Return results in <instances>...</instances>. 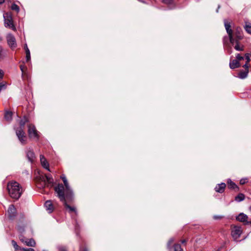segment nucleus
<instances>
[{
    "instance_id": "7",
    "label": "nucleus",
    "mask_w": 251,
    "mask_h": 251,
    "mask_svg": "<svg viewBox=\"0 0 251 251\" xmlns=\"http://www.w3.org/2000/svg\"><path fill=\"white\" fill-rule=\"evenodd\" d=\"M242 60H245V55L244 56H242L240 54H237L236 55V59L230 61V68L231 69H234L239 67L240 66H243V64L241 63Z\"/></svg>"
},
{
    "instance_id": "30",
    "label": "nucleus",
    "mask_w": 251,
    "mask_h": 251,
    "mask_svg": "<svg viewBox=\"0 0 251 251\" xmlns=\"http://www.w3.org/2000/svg\"><path fill=\"white\" fill-rule=\"evenodd\" d=\"M58 251H68V249L66 247L63 245H59L57 247Z\"/></svg>"
},
{
    "instance_id": "2",
    "label": "nucleus",
    "mask_w": 251,
    "mask_h": 251,
    "mask_svg": "<svg viewBox=\"0 0 251 251\" xmlns=\"http://www.w3.org/2000/svg\"><path fill=\"white\" fill-rule=\"evenodd\" d=\"M27 121V119L25 118L21 120L19 126L17 128H15L16 135L21 143L23 145H25L27 142V137L24 131L25 126Z\"/></svg>"
},
{
    "instance_id": "15",
    "label": "nucleus",
    "mask_w": 251,
    "mask_h": 251,
    "mask_svg": "<svg viewBox=\"0 0 251 251\" xmlns=\"http://www.w3.org/2000/svg\"><path fill=\"white\" fill-rule=\"evenodd\" d=\"M26 157L29 162L32 163L34 161L36 157L32 150L30 148L27 149L26 151Z\"/></svg>"
},
{
    "instance_id": "22",
    "label": "nucleus",
    "mask_w": 251,
    "mask_h": 251,
    "mask_svg": "<svg viewBox=\"0 0 251 251\" xmlns=\"http://www.w3.org/2000/svg\"><path fill=\"white\" fill-rule=\"evenodd\" d=\"M227 183L228 188L229 189H234L235 188L238 189V186L230 179H227Z\"/></svg>"
},
{
    "instance_id": "34",
    "label": "nucleus",
    "mask_w": 251,
    "mask_h": 251,
    "mask_svg": "<svg viewBox=\"0 0 251 251\" xmlns=\"http://www.w3.org/2000/svg\"><path fill=\"white\" fill-rule=\"evenodd\" d=\"M163 3L167 4H173V0H162Z\"/></svg>"
},
{
    "instance_id": "36",
    "label": "nucleus",
    "mask_w": 251,
    "mask_h": 251,
    "mask_svg": "<svg viewBox=\"0 0 251 251\" xmlns=\"http://www.w3.org/2000/svg\"><path fill=\"white\" fill-rule=\"evenodd\" d=\"M6 88V86L5 84L3 83H0V92L2 90L5 89Z\"/></svg>"
},
{
    "instance_id": "45",
    "label": "nucleus",
    "mask_w": 251,
    "mask_h": 251,
    "mask_svg": "<svg viewBox=\"0 0 251 251\" xmlns=\"http://www.w3.org/2000/svg\"><path fill=\"white\" fill-rule=\"evenodd\" d=\"M219 8H220V6H218V9H217V10H216V12H218V9H219Z\"/></svg>"
},
{
    "instance_id": "31",
    "label": "nucleus",
    "mask_w": 251,
    "mask_h": 251,
    "mask_svg": "<svg viewBox=\"0 0 251 251\" xmlns=\"http://www.w3.org/2000/svg\"><path fill=\"white\" fill-rule=\"evenodd\" d=\"M11 8L12 10H15L17 12H18L20 10L19 7L15 3L12 4Z\"/></svg>"
},
{
    "instance_id": "5",
    "label": "nucleus",
    "mask_w": 251,
    "mask_h": 251,
    "mask_svg": "<svg viewBox=\"0 0 251 251\" xmlns=\"http://www.w3.org/2000/svg\"><path fill=\"white\" fill-rule=\"evenodd\" d=\"M250 55L249 53L245 54V63L243 65V67L245 69L244 70H241L238 74V77L240 79L246 78L248 75L249 62H250Z\"/></svg>"
},
{
    "instance_id": "6",
    "label": "nucleus",
    "mask_w": 251,
    "mask_h": 251,
    "mask_svg": "<svg viewBox=\"0 0 251 251\" xmlns=\"http://www.w3.org/2000/svg\"><path fill=\"white\" fill-rule=\"evenodd\" d=\"M18 230L20 233L22 234L24 231V228L22 226H18ZM19 239L25 245L27 246L34 247L36 245V242L33 238H26L22 234L19 235Z\"/></svg>"
},
{
    "instance_id": "32",
    "label": "nucleus",
    "mask_w": 251,
    "mask_h": 251,
    "mask_svg": "<svg viewBox=\"0 0 251 251\" xmlns=\"http://www.w3.org/2000/svg\"><path fill=\"white\" fill-rule=\"evenodd\" d=\"M174 240H175V239L174 238H171L169 239V240L168 241V242L167 243V248L168 249H170L171 245L174 242Z\"/></svg>"
},
{
    "instance_id": "20",
    "label": "nucleus",
    "mask_w": 251,
    "mask_h": 251,
    "mask_svg": "<svg viewBox=\"0 0 251 251\" xmlns=\"http://www.w3.org/2000/svg\"><path fill=\"white\" fill-rule=\"evenodd\" d=\"M46 177V186H52L54 183V180L50 175H45Z\"/></svg>"
},
{
    "instance_id": "12",
    "label": "nucleus",
    "mask_w": 251,
    "mask_h": 251,
    "mask_svg": "<svg viewBox=\"0 0 251 251\" xmlns=\"http://www.w3.org/2000/svg\"><path fill=\"white\" fill-rule=\"evenodd\" d=\"M36 182L39 188H44L46 186L45 175L40 174L39 173L38 176L36 177Z\"/></svg>"
},
{
    "instance_id": "19",
    "label": "nucleus",
    "mask_w": 251,
    "mask_h": 251,
    "mask_svg": "<svg viewBox=\"0 0 251 251\" xmlns=\"http://www.w3.org/2000/svg\"><path fill=\"white\" fill-rule=\"evenodd\" d=\"M226 187V183L222 182L216 186L215 187V190L218 193H222L224 192Z\"/></svg>"
},
{
    "instance_id": "50",
    "label": "nucleus",
    "mask_w": 251,
    "mask_h": 251,
    "mask_svg": "<svg viewBox=\"0 0 251 251\" xmlns=\"http://www.w3.org/2000/svg\"><path fill=\"white\" fill-rule=\"evenodd\" d=\"M249 209L251 211V206L250 207Z\"/></svg>"
},
{
    "instance_id": "9",
    "label": "nucleus",
    "mask_w": 251,
    "mask_h": 251,
    "mask_svg": "<svg viewBox=\"0 0 251 251\" xmlns=\"http://www.w3.org/2000/svg\"><path fill=\"white\" fill-rule=\"evenodd\" d=\"M28 134L29 137L35 140L39 139V135L35 126L32 124H29L28 126Z\"/></svg>"
},
{
    "instance_id": "52",
    "label": "nucleus",
    "mask_w": 251,
    "mask_h": 251,
    "mask_svg": "<svg viewBox=\"0 0 251 251\" xmlns=\"http://www.w3.org/2000/svg\"><path fill=\"white\" fill-rule=\"evenodd\" d=\"M138 1H140L141 0H138Z\"/></svg>"
},
{
    "instance_id": "8",
    "label": "nucleus",
    "mask_w": 251,
    "mask_h": 251,
    "mask_svg": "<svg viewBox=\"0 0 251 251\" xmlns=\"http://www.w3.org/2000/svg\"><path fill=\"white\" fill-rule=\"evenodd\" d=\"M3 18L5 27H9L13 30H16V27L13 25L12 18L11 13H4L3 14Z\"/></svg>"
},
{
    "instance_id": "27",
    "label": "nucleus",
    "mask_w": 251,
    "mask_h": 251,
    "mask_svg": "<svg viewBox=\"0 0 251 251\" xmlns=\"http://www.w3.org/2000/svg\"><path fill=\"white\" fill-rule=\"evenodd\" d=\"M244 28L248 33L251 34V24H246L244 26Z\"/></svg>"
},
{
    "instance_id": "48",
    "label": "nucleus",
    "mask_w": 251,
    "mask_h": 251,
    "mask_svg": "<svg viewBox=\"0 0 251 251\" xmlns=\"http://www.w3.org/2000/svg\"><path fill=\"white\" fill-rule=\"evenodd\" d=\"M224 44H225V38H224Z\"/></svg>"
},
{
    "instance_id": "41",
    "label": "nucleus",
    "mask_w": 251,
    "mask_h": 251,
    "mask_svg": "<svg viewBox=\"0 0 251 251\" xmlns=\"http://www.w3.org/2000/svg\"><path fill=\"white\" fill-rule=\"evenodd\" d=\"M3 72L2 70L0 69V80L2 79L3 76Z\"/></svg>"
},
{
    "instance_id": "1",
    "label": "nucleus",
    "mask_w": 251,
    "mask_h": 251,
    "mask_svg": "<svg viewBox=\"0 0 251 251\" xmlns=\"http://www.w3.org/2000/svg\"><path fill=\"white\" fill-rule=\"evenodd\" d=\"M7 189L9 196L15 200H18L20 198L24 191L21 185L13 180L7 183Z\"/></svg>"
},
{
    "instance_id": "17",
    "label": "nucleus",
    "mask_w": 251,
    "mask_h": 251,
    "mask_svg": "<svg viewBox=\"0 0 251 251\" xmlns=\"http://www.w3.org/2000/svg\"><path fill=\"white\" fill-rule=\"evenodd\" d=\"M7 212L9 218L11 219H14L16 215V209L15 206L12 204L10 205L8 209Z\"/></svg>"
},
{
    "instance_id": "3",
    "label": "nucleus",
    "mask_w": 251,
    "mask_h": 251,
    "mask_svg": "<svg viewBox=\"0 0 251 251\" xmlns=\"http://www.w3.org/2000/svg\"><path fill=\"white\" fill-rule=\"evenodd\" d=\"M63 188L62 185H59L56 190V193L57 194V196L59 199L60 201L63 203L65 207V208L68 209L69 212L71 213L72 212H74L75 213H76V211L75 208L74 207H72L67 204V201H70L73 200V197L71 200H69L67 198V197H64V195L63 194L62 192V190Z\"/></svg>"
},
{
    "instance_id": "37",
    "label": "nucleus",
    "mask_w": 251,
    "mask_h": 251,
    "mask_svg": "<svg viewBox=\"0 0 251 251\" xmlns=\"http://www.w3.org/2000/svg\"><path fill=\"white\" fill-rule=\"evenodd\" d=\"M21 251H35L32 248H22Z\"/></svg>"
},
{
    "instance_id": "47",
    "label": "nucleus",
    "mask_w": 251,
    "mask_h": 251,
    "mask_svg": "<svg viewBox=\"0 0 251 251\" xmlns=\"http://www.w3.org/2000/svg\"><path fill=\"white\" fill-rule=\"evenodd\" d=\"M248 222H249V224H251V221H248Z\"/></svg>"
},
{
    "instance_id": "10",
    "label": "nucleus",
    "mask_w": 251,
    "mask_h": 251,
    "mask_svg": "<svg viewBox=\"0 0 251 251\" xmlns=\"http://www.w3.org/2000/svg\"><path fill=\"white\" fill-rule=\"evenodd\" d=\"M224 25L226 31L228 35L230 42L233 45L234 39L233 38V31L231 29L230 23L226 20H224Z\"/></svg>"
},
{
    "instance_id": "28",
    "label": "nucleus",
    "mask_w": 251,
    "mask_h": 251,
    "mask_svg": "<svg viewBox=\"0 0 251 251\" xmlns=\"http://www.w3.org/2000/svg\"><path fill=\"white\" fill-rule=\"evenodd\" d=\"M11 242L13 247L16 251H21L22 248L17 245V243L14 240H12Z\"/></svg>"
},
{
    "instance_id": "39",
    "label": "nucleus",
    "mask_w": 251,
    "mask_h": 251,
    "mask_svg": "<svg viewBox=\"0 0 251 251\" xmlns=\"http://www.w3.org/2000/svg\"><path fill=\"white\" fill-rule=\"evenodd\" d=\"M24 49H25V53H27V51H28V52H30L29 50V49L28 48V47H27V44H25L24 45Z\"/></svg>"
},
{
    "instance_id": "25",
    "label": "nucleus",
    "mask_w": 251,
    "mask_h": 251,
    "mask_svg": "<svg viewBox=\"0 0 251 251\" xmlns=\"http://www.w3.org/2000/svg\"><path fill=\"white\" fill-rule=\"evenodd\" d=\"M245 195L242 193L239 194L235 198V200L237 202H240L243 201L245 199Z\"/></svg>"
},
{
    "instance_id": "29",
    "label": "nucleus",
    "mask_w": 251,
    "mask_h": 251,
    "mask_svg": "<svg viewBox=\"0 0 251 251\" xmlns=\"http://www.w3.org/2000/svg\"><path fill=\"white\" fill-rule=\"evenodd\" d=\"M174 251H182L181 246L179 244H176L174 246Z\"/></svg>"
},
{
    "instance_id": "18",
    "label": "nucleus",
    "mask_w": 251,
    "mask_h": 251,
    "mask_svg": "<svg viewBox=\"0 0 251 251\" xmlns=\"http://www.w3.org/2000/svg\"><path fill=\"white\" fill-rule=\"evenodd\" d=\"M40 159L41 164L43 168L47 170L48 171L50 172L49 167V164L48 162L47 161L46 158L43 155L41 154L40 155Z\"/></svg>"
},
{
    "instance_id": "23",
    "label": "nucleus",
    "mask_w": 251,
    "mask_h": 251,
    "mask_svg": "<svg viewBox=\"0 0 251 251\" xmlns=\"http://www.w3.org/2000/svg\"><path fill=\"white\" fill-rule=\"evenodd\" d=\"M12 115L13 113L12 112L9 111H6L4 115V118L5 120L9 122L11 121L12 119Z\"/></svg>"
},
{
    "instance_id": "49",
    "label": "nucleus",
    "mask_w": 251,
    "mask_h": 251,
    "mask_svg": "<svg viewBox=\"0 0 251 251\" xmlns=\"http://www.w3.org/2000/svg\"><path fill=\"white\" fill-rule=\"evenodd\" d=\"M244 61V60H242V61H241V63H242V64H244L243 63V62Z\"/></svg>"
},
{
    "instance_id": "44",
    "label": "nucleus",
    "mask_w": 251,
    "mask_h": 251,
    "mask_svg": "<svg viewBox=\"0 0 251 251\" xmlns=\"http://www.w3.org/2000/svg\"><path fill=\"white\" fill-rule=\"evenodd\" d=\"M5 0H0V4L3 3Z\"/></svg>"
},
{
    "instance_id": "42",
    "label": "nucleus",
    "mask_w": 251,
    "mask_h": 251,
    "mask_svg": "<svg viewBox=\"0 0 251 251\" xmlns=\"http://www.w3.org/2000/svg\"><path fill=\"white\" fill-rule=\"evenodd\" d=\"M227 52L229 54H231V48L227 49Z\"/></svg>"
},
{
    "instance_id": "33",
    "label": "nucleus",
    "mask_w": 251,
    "mask_h": 251,
    "mask_svg": "<svg viewBox=\"0 0 251 251\" xmlns=\"http://www.w3.org/2000/svg\"><path fill=\"white\" fill-rule=\"evenodd\" d=\"M248 179L247 178H242L240 180V183L241 185H243V184H245L246 183H247L248 182Z\"/></svg>"
},
{
    "instance_id": "26",
    "label": "nucleus",
    "mask_w": 251,
    "mask_h": 251,
    "mask_svg": "<svg viewBox=\"0 0 251 251\" xmlns=\"http://www.w3.org/2000/svg\"><path fill=\"white\" fill-rule=\"evenodd\" d=\"M25 69L26 70L27 69L25 66H24V65L20 66V70H21V71L22 72V76L23 78L25 77H28L27 74L26 72V71L24 70Z\"/></svg>"
},
{
    "instance_id": "14",
    "label": "nucleus",
    "mask_w": 251,
    "mask_h": 251,
    "mask_svg": "<svg viewBox=\"0 0 251 251\" xmlns=\"http://www.w3.org/2000/svg\"><path fill=\"white\" fill-rule=\"evenodd\" d=\"M233 38L240 40L243 38L242 30L240 27H237L233 31Z\"/></svg>"
},
{
    "instance_id": "46",
    "label": "nucleus",
    "mask_w": 251,
    "mask_h": 251,
    "mask_svg": "<svg viewBox=\"0 0 251 251\" xmlns=\"http://www.w3.org/2000/svg\"><path fill=\"white\" fill-rule=\"evenodd\" d=\"M77 224L76 223V226H75V229H77Z\"/></svg>"
},
{
    "instance_id": "38",
    "label": "nucleus",
    "mask_w": 251,
    "mask_h": 251,
    "mask_svg": "<svg viewBox=\"0 0 251 251\" xmlns=\"http://www.w3.org/2000/svg\"><path fill=\"white\" fill-rule=\"evenodd\" d=\"M223 217V216H221V215H214V216H213V218H214L215 220H219V219H222Z\"/></svg>"
},
{
    "instance_id": "35",
    "label": "nucleus",
    "mask_w": 251,
    "mask_h": 251,
    "mask_svg": "<svg viewBox=\"0 0 251 251\" xmlns=\"http://www.w3.org/2000/svg\"><path fill=\"white\" fill-rule=\"evenodd\" d=\"M25 54H26V56H25L26 61H28L30 60V53L28 52V51H27V53H26Z\"/></svg>"
},
{
    "instance_id": "21",
    "label": "nucleus",
    "mask_w": 251,
    "mask_h": 251,
    "mask_svg": "<svg viewBox=\"0 0 251 251\" xmlns=\"http://www.w3.org/2000/svg\"><path fill=\"white\" fill-rule=\"evenodd\" d=\"M45 206L49 213H50L53 211V207L51 201H46L45 203Z\"/></svg>"
},
{
    "instance_id": "51",
    "label": "nucleus",
    "mask_w": 251,
    "mask_h": 251,
    "mask_svg": "<svg viewBox=\"0 0 251 251\" xmlns=\"http://www.w3.org/2000/svg\"><path fill=\"white\" fill-rule=\"evenodd\" d=\"M84 251H88L87 250V249H85L84 250Z\"/></svg>"
},
{
    "instance_id": "24",
    "label": "nucleus",
    "mask_w": 251,
    "mask_h": 251,
    "mask_svg": "<svg viewBox=\"0 0 251 251\" xmlns=\"http://www.w3.org/2000/svg\"><path fill=\"white\" fill-rule=\"evenodd\" d=\"M239 40H235L234 39V43H236V45H235L234 46V49L236 50H238V51H241V50H244V47L243 46H240L239 44Z\"/></svg>"
},
{
    "instance_id": "43",
    "label": "nucleus",
    "mask_w": 251,
    "mask_h": 251,
    "mask_svg": "<svg viewBox=\"0 0 251 251\" xmlns=\"http://www.w3.org/2000/svg\"><path fill=\"white\" fill-rule=\"evenodd\" d=\"M181 243L182 244H184L186 242V240H182L181 241Z\"/></svg>"
},
{
    "instance_id": "40",
    "label": "nucleus",
    "mask_w": 251,
    "mask_h": 251,
    "mask_svg": "<svg viewBox=\"0 0 251 251\" xmlns=\"http://www.w3.org/2000/svg\"><path fill=\"white\" fill-rule=\"evenodd\" d=\"M60 178L62 180V181L66 180H67L66 176L65 175H62L60 176Z\"/></svg>"
},
{
    "instance_id": "13",
    "label": "nucleus",
    "mask_w": 251,
    "mask_h": 251,
    "mask_svg": "<svg viewBox=\"0 0 251 251\" xmlns=\"http://www.w3.org/2000/svg\"><path fill=\"white\" fill-rule=\"evenodd\" d=\"M242 231L239 226H234L232 229L231 235L235 240H236L241 235Z\"/></svg>"
},
{
    "instance_id": "16",
    "label": "nucleus",
    "mask_w": 251,
    "mask_h": 251,
    "mask_svg": "<svg viewBox=\"0 0 251 251\" xmlns=\"http://www.w3.org/2000/svg\"><path fill=\"white\" fill-rule=\"evenodd\" d=\"M236 220L239 222L244 223V225H249L248 221V217L243 213H240L236 218Z\"/></svg>"
},
{
    "instance_id": "4",
    "label": "nucleus",
    "mask_w": 251,
    "mask_h": 251,
    "mask_svg": "<svg viewBox=\"0 0 251 251\" xmlns=\"http://www.w3.org/2000/svg\"><path fill=\"white\" fill-rule=\"evenodd\" d=\"M64 185L62 183H59L56 186L54 187V191L56 192V190L59 187V185H62L63 189L61 191L64 197H67V198L71 200L73 197V192L72 190L69 182L67 180L63 181Z\"/></svg>"
},
{
    "instance_id": "11",
    "label": "nucleus",
    "mask_w": 251,
    "mask_h": 251,
    "mask_svg": "<svg viewBox=\"0 0 251 251\" xmlns=\"http://www.w3.org/2000/svg\"><path fill=\"white\" fill-rule=\"evenodd\" d=\"M7 44L12 50H14L17 46L16 39L13 35L9 33L6 36Z\"/></svg>"
}]
</instances>
